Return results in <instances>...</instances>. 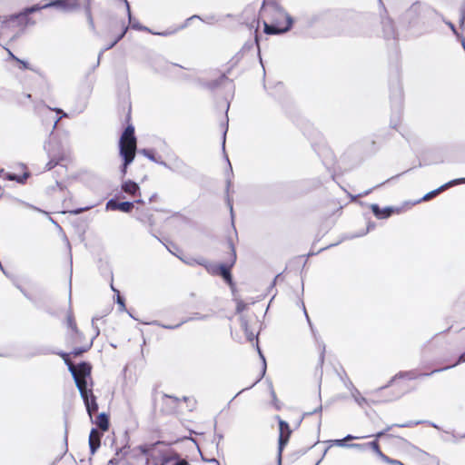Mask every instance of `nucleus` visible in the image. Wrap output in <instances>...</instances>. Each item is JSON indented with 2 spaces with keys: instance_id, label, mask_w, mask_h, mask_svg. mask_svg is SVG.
<instances>
[{
  "instance_id": "obj_1",
  "label": "nucleus",
  "mask_w": 465,
  "mask_h": 465,
  "mask_svg": "<svg viewBox=\"0 0 465 465\" xmlns=\"http://www.w3.org/2000/svg\"><path fill=\"white\" fill-rule=\"evenodd\" d=\"M266 35H280L288 32L292 26V17L274 1L263 2L260 13Z\"/></svg>"
},
{
  "instance_id": "obj_2",
  "label": "nucleus",
  "mask_w": 465,
  "mask_h": 465,
  "mask_svg": "<svg viewBox=\"0 0 465 465\" xmlns=\"http://www.w3.org/2000/svg\"><path fill=\"white\" fill-rule=\"evenodd\" d=\"M123 113L124 114V124H126V127L119 139V154L123 158L121 172L123 176H124L127 173L128 166L132 163L135 157L137 150V138L135 136L134 126L131 123V104L124 105Z\"/></svg>"
},
{
  "instance_id": "obj_3",
  "label": "nucleus",
  "mask_w": 465,
  "mask_h": 465,
  "mask_svg": "<svg viewBox=\"0 0 465 465\" xmlns=\"http://www.w3.org/2000/svg\"><path fill=\"white\" fill-rule=\"evenodd\" d=\"M223 252L225 255L222 263H213L203 258L197 260L196 262L203 266L211 275L222 277L233 291L235 283L232 280V269L236 262L237 255L232 242H227L223 244Z\"/></svg>"
},
{
  "instance_id": "obj_4",
  "label": "nucleus",
  "mask_w": 465,
  "mask_h": 465,
  "mask_svg": "<svg viewBox=\"0 0 465 465\" xmlns=\"http://www.w3.org/2000/svg\"><path fill=\"white\" fill-rule=\"evenodd\" d=\"M58 355L64 360L73 375L83 401H84L86 399L94 396L93 391L92 365L86 361L75 365L68 352H59Z\"/></svg>"
},
{
  "instance_id": "obj_5",
  "label": "nucleus",
  "mask_w": 465,
  "mask_h": 465,
  "mask_svg": "<svg viewBox=\"0 0 465 465\" xmlns=\"http://www.w3.org/2000/svg\"><path fill=\"white\" fill-rule=\"evenodd\" d=\"M41 9L42 7L36 5L27 7L18 14L0 16V36L10 35L12 39L18 37L26 28L36 24L30 15Z\"/></svg>"
},
{
  "instance_id": "obj_6",
  "label": "nucleus",
  "mask_w": 465,
  "mask_h": 465,
  "mask_svg": "<svg viewBox=\"0 0 465 465\" xmlns=\"http://www.w3.org/2000/svg\"><path fill=\"white\" fill-rule=\"evenodd\" d=\"M141 451L145 457L146 465H167L176 458L173 450L163 446L160 442L141 447Z\"/></svg>"
},
{
  "instance_id": "obj_7",
  "label": "nucleus",
  "mask_w": 465,
  "mask_h": 465,
  "mask_svg": "<svg viewBox=\"0 0 465 465\" xmlns=\"http://www.w3.org/2000/svg\"><path fill=\"white\" fill-rule=\"evenodd\" d=\"M411 372H401L393 377L390 383L381 389L383 395L396 400L414 390L405 380L414 379Z\"/></svg>"
},
{
  "instance_id": "obj_8",
  "label": "nucleus",
  "mask_w": 465,
  "mask_h": 465,
  "mask_svg": "<svg viewBox=\"0 0 465 465\" xmlns=\"http://www.w3.org/2000/svg\"><path fill=\"white\" fill-rule=\"evenodd\" d=\"M128 25L124 19H112L104 32L105 49L114 47L126 34Z\"/></svg>"
},
{
  "instance_id": "obj_9",
  "label": "nucleus",
  "mask_w": 465,
  "mask_h": 465,
  "mask_svg": "<svg viewBox=\"0 0 465 465\" xmlns=\"http://www.w3.org/2000/svg\"><path fill=\"white\" fill-rule=\"evenodd\" d=\"M67 341L73 349L69 355L71 356L72 354L74 357H78L88 351L93 345L92 341L86 339L84 334L79 329L68 332Z\"/></svg>"
},
{
  "instance_id": "obj_10",
  "label": "nucleus",
  "mask_w": 465,
  "mask_h": 465,
  "mask_svg": "<svg viewBox=\"0 0 465 465\" xmlns=\"http://www.w3.org/2000/svg\"><path fill=\"white\" fill-rule=\"evenodd\" d=\"M275 420L278 421V454L281 459L282 453L284 448L288 445L291 436L292 434V430L291 429L290 424L283 420L279 415L275 416Z\"/></svg>"
},
{
  "instance_id": "obj_11",
  "label": "nucleus",
  "mask_w": 465,
  "mask_h": 465,
  "mask_svg": "<svg viewBox=\"0 0 465 465\" xmlns=\"http://www.w3.org/2000/svg\"><path fill=\"white\" fill-rule=\"evenodd\" d=\"M410 207L411 206L408 203H405L401 206H390L385 208H381L378 204H371V210L377 219H387L392 214H400L407 211L408 209H410Z\"/></svg>"
},
{
  "instance_id": "obj_12",
  "label": "nucleus",
  "mask_w": 465,
  "mask_h": 465,
  "mask_svg": "<svg viewBox=\"0 0 465 465\" xmlns=\"http://www.w3.org/2000/svg\"><path fill=\"white\" fill-rule=\"evenodd\" d=\"M80 0H55L42 5V8L50 6L58 7L65 12H74L81 7Z\"/></svg>"
},
{
  "instance_id": "obj_13",
  "label": "nucleus",
  "mask_w": 465,
  "mask_h": 465,
  "mask_svg": "<svg viewBox=\"0 0 465 465\" xmlns=\"http://www.w3.org/2000/svg\"><path fill=\"white\" fill-rule=\"evenodd\" d=\"M390 429H391V427H388L384 430L376 433L374 435V437H375L374 440L364 444V446L371 448L381 460H382L386 454H384L382 452V450L380 447L379 439L381 438L382 436H384ZM351 446L356 447V448L363 447V445H361V444H352Z\"/></svg>"
},
{
  "instance_id": "obj_14",
  "label": "nucleus",
  "mask_w": 465,
  "mask_h": 465,
  "mask_svg": "<svg viewBox=\"0 0 465 465\" xmlns=\"http://www.w3.org/2000/svg\"><path fill=\"white\" fill-rule=\"evenodd\" d=\"M137 219L143 224L153 226L154 224L153 214L152 209L143 206L137 207Z\"/></svg>"
},
{
  "instance_id": "obj_15",
  "label": "nucleus",
  "mask_w": 465,
  "mask_h": 465,
  "mask_svg": "<svg viewBox=\"0 0 465 465\" xmlns=\"http://www.w3.org/2000/svg\"><path fill=\"white\" fill-rule=\"evenodd\" d=\"M465 182V179H459V180H453V181H450L447 183H445L444 185L439 187L438 189L436 190H433L428 193H426L420 201H418L417 203H420L421 201H429L432 198H434L435 196H437L440 193L443 192L444 190H446L447 188L452 186V185H455V184H458V183H464Z\"/></svg>"
},
{
  "instance_id": "obj_16",
  "label": "nucleus",
  "mask_w": 465,
  "mask_h": 465,
  "mask_svg": "<svg viewBox=\"0 0 465 465\" xmlns=\"http://www.w3.org/2000/svg\"><path fill=\"white\" fill-rule=\"evenodd\" d=\"M106 207L108 209H112V210H119L121 212H124V213H130L133 208H134V203H131V202H117V201H114V200H110L107 204H106Z\"/></svg>"
},
{
  "instance_id": "obj_17",
  "label": "nucleus",
  "mask_w": 465,
  "mask_h": 465,
  "mask_svg": "<svg viewBox=\"0 0 465 465\" xmlns=\"http://www.w3.org/2000/svg\"><path fill=\"white\" fill-rule=\"evenodd\" d=\"M121 188H122L123 192H124L125 193L129 194L130 196L137 197V196L141 195V193H140V187L134 181L127 180V181L124 182L122 183Z\"/></svg>"
},
{
  "instance_id": "obj_18",
  "label": "nucleus",
  "mask_w": 465,
  "mask_h": 465,
  "mask_svg": "<svg viewBox=\"0 0 465 465\" xmlns=\"http://www.w3.org/2000/svg\"><path fill=\"white\" fill-rule=\"evenodd\" d=\"M102 433L97 429H92L89 434V446L94 453L101 445Z\"/></svg>"
},
{
  "instance_id": "obj_19",
  "label": "nucleus",
  "mask_w": 465,
  "mask_h": 465,
  "mask_svg": "<svg viewBox=\"0 0 465 465\" xmlns=\"http://www.w3.org/2000/svg\"><path fill=\"white\" fill-rule=\"evenodd\" d=\"M94 424L102 432L107 431L110 427L109 415L105 412L100 413L96 416Z\"/></svg>"
},
{
  "instance_id": "obj_20",
  "label": "nucleus",
  "mask_w": 465,
  "mask_h": 465,
  "mask_svg": "<svg viewBox=\"0 0 465 465\" xmlns=\"http://www.w3.org/2000/svg\"><path fill=\"white\" fill-rule=\"evenodd\" d=\"M86 411L90 417H93L94 413L98 411V403H97V398L96 396H93L91 398L86 399V401H84Z\"/></svg>"
},
{
  "instance_id": "obj_21",
  "label": "nucleus",
  "mask_w": 465,
  "mask_h": 465,
  "mask_svg": "<svg viewBox=\"0 0 465 465\" xmlns=\"http://www.w3.org/2000/svg\"><path fill=\"white\" fill-rule=\"evenodd\" d=\"M64 159V154L63 152H58L56 154H54L51 159L48 161V163L45 165V169L47 171L52 170L56 165H58Z\"/></svg>"
},
{
  "instance_id": "obj_22",
  "label": "nucleus",
  "mask_w": 465,
  "mask_h": 465,
  "mask_svg": "<svg viewBox=\"0 0 465 465\" xmlns=\"http://www.w3.org/2000/svg\"><path fill=\"white\" fill-rule=\"evenodd\" d=\"M65 323L69 330L68 332L78 329L74 315L71 309H68L66 312Z\"/></svg>"
},
{
  "instance_id": "obj_23",
  "label": "nucleus",
  "mask_w": 465,
  "mask_h": 465,
  "mask_svg": "<svg viewBox=\"0 0 465 465\" xmlns=\"http://www.w3.org/2000/svg\"><path fill=\"white\" fill-rule=\"evenodd\" d=\"M29 173L28 172H25L22 175H18V174H15V173H8L5 174V179L8 180V181H15L19 183H25L26 182V180L28 179L29 177Z\"/></svg>"
},
{
  "instance_id": "obj_24",
  "label": "nucleus",
  "mask_w": 465,
  "mask_h": 465,
  "mask_svg": "<svg viewBox=\"0 0 465 465\" xmlns=\"http://www.w3.org/2000/svg\"><path fill=\"white\" fill-rule=\"evenodd\" d=\"M378 149H379V146H378V143L376 140L371 139V140L367 141L366 150L368 153H374L378 151Z\"/></svg>"
},
{
  "instance_id": "obj_25",
  "label": "nucleus",
  "mask_w": 465,
  "mask_h": 465,
  "mask_svg": "<svg viewBox=\"0 0 465 465\" xmlns=\"http://www.w3.org/2000/svg\"><path fill=\"white\" fill-rule=\"evenodd\" d=\"M234 301L236 303V313L237 314H241L243 311H245L247 309L248 305L242 300L237 298V299H234Z\"/></svg>"
},
{
  "instance_id": "obj_26",
  "label": "nucleus",
  "mask_w": 465,
  "mask_h": 465,
  "mask_svg": "<svg viewBox=\"0 0 465 465\" xmlns=\"http://www.w3.org/2000/svg\"><path fill=\"white\" fill-rule=\"evenodd\" d=\"M84 12H85V15H86V17H87V20H88V23H89L90 26L92 28H94V18H93V15H92V11H91L90 5H87L85 6Z\"/></svg>"
},
{
  "instance_id": "obj_27",
  "label": "nucleus",
  "mask_w": 465,
  "mask_h": 465,
  "mask_svg": "<svg viewBox=\"0 0 465 465\" xmlns=\"http://www.w3.org/2000/svg\"><path fill=\"white\" fill-rule=\"evenodd\" d=\"M174 457L175 459L173 460L172 465H189V462L185 459H182L180 455L174 451Z\"/></svg>"
},
{
  "instance_id": "obj_28",
  "label": "nucleus",
  "mask_w": 465,
  "mask_h": 465,
  "mask_svg": "<svg viewBox=\"0 0 465 465\" xmlns=\"http://www.w3.org/2000/svg\"><path fill=\"white\" fill-rule=\"evenodd\" d=\"M381 460L390 465H404L401 461L393 460L387 455H385Z\"/></svg>"
},
{
  "instance_id": "obj_29",
  "label": "nucleus",
  "mask_w": 465,
  "mask_h": 465,
  "mask_svg": "<svg viewBox=\"0 0 465 465\" xmlns=\"http://www.w3.org/2000/svg\"><path fill=\"white\" fill-rule=\"evenodd\" d=\"M15 62L18 64L19 68L22 70L31 69L29 64L25 61L19 59V61H15Z\"/></svg>"
},
{
  "instance_id": "obj_30",
  "label": "nucleus",
  "mask_w": 465,
  "mask_h": 465,
  "mask_svg": "<svg viewBox=\"0 0 465 465\" xmlns=\"http://www.w3.org/2000/svg\"><path fill=\"white\" fill-rule=\"evenodd\" d=\"M387 440L389 441V443H391V445H393L394 443H397V442H400V441H402V439L400 438V437H394L392 435H388L387 436Z\"/></svg>"
},
{
  "instance_id": "obj_31",
  "label": "nucleus",
  "mask_w": 465,
  "mask_h": 465,
  "mask_svg": "<svg viewBox=\"0 0 465 465\" xmlns=\"http://www.w3.org/2000/svg\"><path fill=\"white\" fill-rule=\"evenodd\" d=\"M364 438H367V436H362V437H354V436H351V435H348L344 440H354V439H364ZM342 441L343 440H337V444L341 446L342 445Z\"/></svg>"
},
{
  "instance_id": "obj_32",
  "label": "nucleus",
  "mask_w": 465,
  "mask_h": 465,
  "mask_svg": "<svg viewBox=\"0 0 465 465\" xmlns=\"http://www.w3.org/2000/svg\"><path fill=\"white\" fill-rule=\"evenodd\" d=\"M465 361V352L463 354H461L460 357H459V360L454 362L453 364L450 365V367H454L456 366L457 364L460 363V362H464ZM450 368V366H449ZM445 369H448V367H446Z\"/></svg>"
},
{
  "instance_id": "obj_33",
  "label": "nucleus",
  "mask_w": 465,
  "mask_h": 465,
  "mask_svg": "<svg viewBox=\"0 0 465 465\" xmlns=\"http://www.w3.org/2000/svg\"><path fill=\"white\" fill-rule=\"evenodd\" d=\"M5 50H6L7 54H8V56H9V58H10L11 60H13V61H15H15H19V58H18L17 56H15V55L12 53V51H11L10 49L5 48Z\"/></svg>"
},
{
  "instance_id": "obj_34",
  "label": "nucleus",
  "mask_w": 465,
  "mask_h": 465,
  "mask_svg": "<svg viewBox=\"0 0 465 465\" xmlns=\"http://www.w3.org/2000/svg\"><path fill=\"white\" fill-rule=\"evenodd\" d=\"M117 292V302L124 308V300L120 296L118 291L114 290Z\"/></svg>"
},
{
  "instance_id": "obj_35",
  "label": "nucleus",
  "mask_w": 465,
  "mask_h": 465,
  "mask_svg": "<svg viewBox=\"0 0 465 465\" xmlns=\"http://www.w3.org/2000/svg\"><path fill=\"white\" fill-rule=\"evenodd\" d=\"M164 400L168 401H173V402L175 401V400L173 398L170 397V396H164Z\"/></svg>"
},
{
  "instance_id": "obj_36",
  "label": "nucleus",
  "mask_w": 465,
  "mask_h": 465,
  "mask_svg": "<svg viewBox=\"0 0 465 465\" xmlns=\"http://www.w3.org/2000/svg\"><path fill=\"white\" fill-rule=\"evenodd\" d=\"M194 18H198V16H196V15H193V16H192V17H190L187 21L193 20V19H194Z\"/></svg>"
},
{
  "instance_id": "obj_37",
  "label": "nucleus",
  "mask_w": 465,
  "mask_h": 465,
  "mask_svg": "<svg viewBox=\"0 0 465 465\" xmlns=\"http://www.w3.org/2000/svg\"><path fill=\"white\" fill-rule=\"evenodd\" d=\"M125 2H127V1L125 0ZM126 5H127V8H128V12L130 13L129 3H126Z\"/></svg>"
},
{
  "instance_id": "obj_38",
  "label": "nucleus",
  "mask_w": 465,
  "mask_h": 465,
  "mask_svg": "<svg viewBox=\"0 0 465 465\" xmlns=\"http://www.w3.org/2000/svg\"><path fill=\"white\" fill-rule=\"evenodd\" d=\"M56 112L57 113H62V110L61 109H57Z\"/></svg>"
}]
</instances>
